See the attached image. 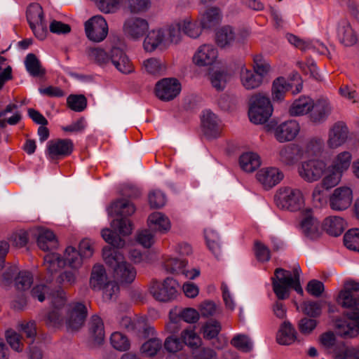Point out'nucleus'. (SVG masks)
<instances>
[{
    "label": "nucleus",
    "mask_w": 359,
    "mask_h": 359,
    "mask_svg": "<svg viewBox=\"0 0 359 359\" xmlns=\"http://www.w3.org/2000/svg\"><path fill=\"white\" fill-rule=\"evenodd\" d=\"M107 211L109 216L113 218L111 222L112 229H103L101 235L113 248L104 247L102 257L106 264L114 269L123 261V254L119 249L125 245V241L120 236L131 233L133 224L130 217L135 212V207L128 199L121 198L112 202Z\"/></svg>",
    "instance_id": "f257e3e1"
},
{
    "label": "nucleus",
    "mask_w": 359,
    "mask_h": 359,
    "mask_svg": "<svg viewBox=\"0 0 359 359\" xmlns=\"http://www.w3.org/2000/svg\"><path fill=\"white\" fill-rule=\"evenodd\" d=\"M31 296L39 302H43L46 298H51L53 309L46 316V323L48 326L60 325L63 320L64 311L67 312L66 325L68 330H78L86 319L88 311L86 305L81 302H72L66 308V299L64 292L59 285L52 283L35 285L31 290Z\"/></svg>",
    "instance_id": "f03ea898"
},
{
    "label": "nucleus",
    "mask_w": 359,
    "mask_h": 359,
    "mask_svg": "<svg viewBox=\"0 0 359 359\" xmlns=\"http://www.w3.org/2000/svg\"><path fill=\"white\" fill-rule=\"evenodd\" d=\"M93 254V250L90 241L83 239L79 243V250L72 246L67 247L64 257L55 252L47 253L43 258L44 266L50 273L56 272L65 266L78 269L81 266L84 259L90 258Z\"/></svg>",
    "instance_id": "7ed1b4c3"
},
{
    "label": "nucleus",
    "mask_w": 359,
    "mask_h": 359,
    "mask_svg": "<svg viewBox=\"0 0 359 359\" xmlns=\"http://www.w3.org/2000/svg\"><path fill=\"white\" fill-rule=\"evenodd\" d=\"M301 269L299 264L294 266L291 271L277 268L271 278L273 291L279 300H284L290 297V289H294L298 294H303L300 285Z\"/></svg>",
    "instance_id": "20e7f679"
},
{
    "label": "nucleus",
    "mask_w": 359,
    "mask_h": 359,
    "mask_svg": "<svg viewBox=\"0 0 359 359\" xmlns=\"http://www.w3.org/2000/svg\"><path fill=\"white\" fill-rule=\"evenodd\" d=\"M89 59L102 66L109 61L122 74H128L133 72L134 67L126 53L119 47L113 46L109 54L99 47L89 48L87 51Z\"/></svg>",
    "instance_id": "39448f33"
},
{
    "label": "nucleus",
    "mask_w": 359,
    "mask_h": 359,
    "mask_svg": "<svg viewBox=\"0 0 359 359\" xmlns=\"http://www.w3.org/2000/svg\"><path fill=\"white\" fill-rule=\"evenodd\" d=\"M248 116L255 124L266 123L273 112L270 99L264 93H258L251 95L248 100Z\"/></svg>",
    "instance_id": "423d86ee"
},
{
    "label": "nucleus",
    "mask_w": 359,
    "mask_h": 359,
    "mask_svg": "<svg viewBox=\"0 0 359 359\" xmlns=\"http://www.w3.org/2000/svg\"><path fill=\"white\" fill-rule=\"evenodd\" d=\"M148 222L150 230L144 229L137 234V241L145 248H150L154 242V236L151 231L165 233L170 228L168 218L159 212L151 214L149 216Z\"/></svg>",
    "instance_id": "0eeeda50"
},
{
    "label": "nucleus",
    "mask_w": 359,
    "mask_h": 359,
    "mask_svg": "<svg viewBox=\"0 0 359 359\" xmlns=\"http://www.w3.org/2000/svg\"><path fill=\"white\" fill-rule=\"evenodd\" d=\"M274 201L278 208L291 212L299 210L304 204L302 191L288 187L279 189L274 196Z\"/></svg>",
    "instance_id": "6e6552de"
},
{
    "label": "nucleus",
    "mask_w": 359,
    "mask_h": 359,
    "mask_svg": "<svg viewBox=\"0 0 359 359\" xmlns=\"http://www.w3.org/2000/svg\"><path fill=\"white\" fill-rule=\"evenodd\" d=\"M201 344V339L194 327H190V329H186L182 332L180 338L168 337L164 342V348L170 353H175L180 351L184 345L195 350L199 348Z\"/></svg>",
    "instance_id": "1a4fd4ad"
},
{
    "label": "nucleus",
    "mask_w": 359,
    "mask_h": 359,
    "mask_svg": "<svg viewBox=\"0 0 359 359\" xmlns=\"http://www.w3.org/2000/svg\"><path fill=\"white\" fill-rule=\"evenodd\" d=\"M3 282L6 285L13 283L17 290L25 291L30 288L34 276L30 271H19L15 266H10L2 273Z\"/></svg>",
    "instance_id": "9d476101"
},
{
    "label": "nucleus",
    "mask_w": 359,
    "mask_h": 359,
    "mask_svg": "<svg viewBox=\"0 0 359 359\" xmlns=\"http://www.w3.org/2000/svg\"><path fill=\"white\" fill-rule=\"evenodd\" d=\"M327 170V164L318 159L302 161L297 168L300 177L309 183L318 181L325 174Z\"/></svg>",
    "instance_id": "9b49d317"
},
{
    "label": "nucleus",
    "mask_w": 359,
    "mask_h": 359,
    "mask_svg": "<svg viewBox=\"0 0 359 359\" xmlns=\"http://www.w3.org/2000/svg\"><path fill=\"white\" fill-rule=\"evenodd\" d=\"M177 282L172 278H166L163 283L154 281L149 288L154 298L162 302L174 300L177 296Z\"/></svg>",
    "instance_id": "f8f14e48"
},
{
    "label": "nucleus",
    "mask_w": 359,
    "mask_h": 359,
    "mask_svg": "<svg viewBox=\"0 0 359 359\" xmlns=\"http://www.w3.org/2000/svg\"><path fill=\"white\" fill-rule=\"evenodd\" d=\"M220 119L210 109H204L201 115L203 135L208 140L218 138L221 135Z\"/></svg>",
    "instance_id": "ddd939ff"
},
{
    "label": "nucleus",
    "mask_w": 359,
    "mask_h": 359,
    "mask_svg": "<svg viewBox=\"0 0 359 359\" xmlns=\"http://www.w3.org/2000/svg\"><path fill=\"white\" fill-rule=\"evenodd\" d=\"M181 90V83L177 79L164 78L156 83L155 93L158 99L168 102L175 99Z\"/></svg>",
    "instance_id": "4468645a"
},
{
    "label": "nucleus",
    "mask_w": 359,
    "mask_h": 359,
    "mask_svg": "<svg viewBox=\"0 0 359 359\" xmlns=\"http://www.w3.org/2000/svg\"><path fill=\"white\" fill-rule=\"evenodd\" d=\"M344 316L349 320L337 319L335 327L339 335L345 338H353L359 333V312L351 311L344 313Z\"/></svg>",
    "instance_id": "2eb2a0df"
},
{
    "label": "nucleus",
    "mask_w": 359,
    "mask_h": 359,
    "mask_svg": "<svg viewBox=\"0 0 359 359\" xmlns=\"http://www.w3.org/2000/svg\"><path fill=\"white\" fill-rule=\"evenodd\" d=\"M85 32L89 40L100 42L108 34V25L102 16H93L85 22Z\"/></svg>",
    "instance_id": "dca6fc26"
},
{
    "label": "nucleus",
    "mask_w": 359,
    "mask_h": 359,
    "mask_svg": "<svg viewBox=\"0 0 359 359\" xmlns=\"http://www.w3.org/2000/svg\"><path fill=\"white\" fill-rule=\"evenodd\" d=\"M349 134L346 124L343 121L334 123L329 129L327 145L330 149H337L346 143Z\"/></svg>",
    "instance_id": "f3484780"
},
{
    "label": "nucleus",
    "mask_w": 359,
    "mask_h": 359,
    "mask_svg": "<svg viewBox=\"0 0 359 359\" xmlns=\"http://www.w3.org/2000/svg\"><path fill=\"white\" fill-rule=\"evenodd\" d=\"M353 201V193L348 187H340L334 189L330 198V205L334 210L341 211L347 209Z\"/></svg>",
    "instance_id": "a211bd4d"
},
{
    "label": "nucleus",
    "mask_w": 359,
    "mask_h": 359,
    "mask_svg": "<svg viewBox=\"0 0 359 359\" xmlns=\"http://www.w3.org/2000/svg\"><path fill=\"white\" fill-rule=\"evenodd\" d=\"M337 37L339 43L346 47L354 46L358 40L356 32L346 19H341L337 22Z\"/></svg>",
    "instance_id": "6ab92c4d"
},
{
    "label": "nucleus",
    "mask_w": 359,
    "mask_h": 359,
    "mask_svg": "<svg viewBox=\"0 0 359 359\" xmlns=\"http://www.w3.org/2000/svg\"><path fill=\"white\" fill-rule=\"evenodd\" d=\"M300 130L299 123L294 120L285 121L273 128V134L279 142L293 140Z\"/></svg>",
    "instance_id": "aec40b11"
},
{
    "label": "nucleus",
    "mask_w": 359,
    "mask_h": 359,
    "mask_svg": "<svg viewBox=\"0 0 359 359\" xmlns=\"http://www.w3.org/2000/svg\"><path fill=\"white\" fill-rule=\"evenodd\" d=\"M149 29L147 21L138 17L128 18L123 25L125 34L133 39H138L142 37Z\"/></svg>",
    "instance_id": "412c9836"
},
{
    "label": "nucleus",
    "mask_w": 359,
    "mask_h": 359,
    "mask_svg": "<svg viewBox=\"0 0 359 359\" xmlns=\"http://www.w3.org/2000/svg\"><path fill=\"white\" fill-rule=\"evenodd\" d=\"M74 149V143L70 139H57L47 143V152L51 158L69 156Z\"/></svg>",
    "instance_id": "4be33fe9"
},
{
    "label": "nucleus",
    "mask_w": 359,
    "mask_h": 359,
    "mask_svg": "<svg viewBox=\"0 0 359 359\" xmlns=\"http://www.w3.org/2000/svg\"><path fill=\"white\" fill-rule=\"evenodd\" d=\"M218 57L217 49L211 44L201 46L194 54V62L200 67L212 65Z\"/></svg>",
    "instance_id": "5701e85b"
},
{
    "label": "nucleus",
    "mask_w": 359,
    "mask_h": 359,
    "mask_svg": "<svg viewBox=\"0 0 359 359\" xmlns=\"http://www.w3.org/2000/svg\"><path fill=\"white\" fill-rule=\"evenodd\" d=\"M256 177L263 187L268 189L278 184L283 179V174L276 168H264L257 172Z\"/></svg>",
    "instance_id": "b1692460"
},
{
    "label": "nucleus",
    "mask_w": 359,
    "mask_h": 359,
    "mask_svg": "<svg viewBox=\"0 0 359 359\" xmlns=\"http://www.w3.org/2000/svg\"><path fill=\"white\" fill-rule=\"evenodd\" d=\"M222 20L221 9L217 6H208L200 12L199 21L204 29L217 27Z\"/></svg>",
    "instance_id": "393cba45"
},
{
    "label": "nucleus",
    "mask_w": 359,
    "mask_h": 359,
    "mask_svg": "<svg viewBox=\"0 0 359 359\" xmlns=\"http://www.w3.org/2000/svg\"><path fill=\"white\" fill-rule=\"evenodd\" d=\"M332 111L330 103L325 100H318L313 102V107L309 115L310 121L316 124H320L326 121Z\"/></svg>",
    "instance_id": "a878e982"
},
{
    "label": "nucleus",
    "mask_w": 359,
    "mask_h": 359,
    "mask_svg": "<svg viewBox=\"0 0 359 359\" xmlns=\"http://www.w3.org/2000/svg\"><path fill=\"white\" fill-rule=\"evenodd\" d=\"M300 229L304 236L311 240L318 238L322 233L319 222L311 214H308L302 219Z\"/></svg>",
    "instance_id": "bb28decb"
},
{
    "label": "nucleus",
    "mask_w": 359,
    "mask_h": 359,
    "mask_svg": "<svg viewBox=\"0 0 359 359\" xmlns=\"http://www.w3.org/2000/svg\"><path fill=\"white\" fill-rule=\"evenodd\" d=\"M114 271L116 279L121 284L126 285L132 283L137 275L136 269L124 260L115 267Z\"/></svg>",
    "instance_id": "cd10ccee"
},
{
    "label": "nucleus",
    "mask_w": 359,
    "mask_h": 359,
    "mask_svg": "<svg viewBox=\"0 0 359 359\" xmlns=\"http://www.w3.org/2000/svg\"><path fill=\"white\" fill-rule=\"evenodd\" d=\"M294 83H289L285 77L279 76L273 80L271 88L272 100L280 102L285 98V94L290 90H294Z\"/></svg>",
    "instance_id": "c85d7f7f"
},
{
    "label": "nucleus",
    "mask_w": 359,
    "mask_h": 359,
    "mask_svg": "<svg viewBox=\"0 0 359 359\" xmlns=\"http://www.w3.org/2000/svg\"><path fill=\"white\" fill-rule=\"evenodd\" d=\"M346 222L342 217L330 216L326 217L323 224V229L332 236H340L345 229Z\"/></svg>",
    "instance_id": "c756f323"
},
{
    "label": "nucleus",
    "mask_w": 359,
    "mask_h": 359,
    "mask_svg": "<svg viewBox=\"0 0 359 359\" xmlns=\"http://www.w3.org/2000/svg\"><path fill=\"white\" fill-rule=\"evenodd\" d=\"M105 268L102 264H95L92 269L90 285L94 290H101L108 281Z\"/></svg>",
    "instance_id": "7c9ffc66"
},
{
    "label": "nucleus",
    "mask_w": 359,
    "mask_h": 359,
    "mask_svg": "<svg viewBox=\"0 0 359 359\" xmlns=\"http://www.w3.org/2000/svg\"><path fill=\"white\" fill-rule=\"evenodd\" d=\"M299 151V147L295 144L284 145L279 149V160L287 165H293L300 158Z\"/></svg>",
    "instance_id": "2f4dec72"
},
{
    "label": "nucleus",
    "mask_w": 359,
    "mask_h": 359,
    "mask_svg": "<svg viewBox=\"0 0 359 359\" xmlns=\"http://www.w3.org/2000/svg\"><path fill=\"white\" fill-rule=\"evenodd\" d=\"M165 37V31L162 29L149 32L143 43L144 50L147 52L154 51L163 42Z\"/></svg>",
    "instance_id": "473e14b6"
},
{
    "label": "nucleus",
    "mask_w": 359,
    "mask_h": 359,
    "mask_svg": "<svg viewBox=\"0 0 359 359\" xmlns=\"http://www.w3.org/2000/svg\"><path fill=\"white\" fill-rule=\"evenodd\" d=\"M313 101L309 97L302 96L291 105L289 112L291 116H302L311 111Z\"/></svg>",
    "instance_id": "72a5a7b5"
},
{
    "label": "nucleus",
    "mask_w": 359,
    "mask_h": 359,
    "mask_svg": "<svg viewBox=\"0 0 359 359\" xmlns=\"http://www.w3.org/2000/svg\"><path fill=\"white\" fill-rule=\"evenodd\" d=\"M239 163L245 172H252L260 166L261 158L257 153L246 152L240 156Z\"/></svg>",
    "instance_id": "f704fd0d"
},
{
    "label": "nucleus",
    "mask_w": 359,
    "mask_h": 359,
    "mask_svg": "<svg viewBox=\"0 0 359 359\" xmlns=\"http://www.w3.org/2000/svg\"><path fill=\"white\" fill-rule=\"evenodd\" d=\"M26 71L32 77H42L46 74V69L41 67V62L34 53H28L25 59Z\"/></svg>",
    "instance_id": "c9c22d12"
},
{
    "label": "nucleus",
    "mask_w": 359,
    "mask_h": 359,
    "mask_svg": "<svg viewBox=\"0 0 359 359\" xmlns=\"http://www.w3.org/2000/svg\"><path fill=\"white\" fill-rule=\"evenodd\" d=\"M204 235L207 246L210 251H211L217 259H222V250L221 245L219 243L218 233L212 229H205Z\"/></svg>",
    "instance_id": "e433bc0d"
},
{
    "label": "nucleus",
    "mask_w": 359,
    "mask_h": 359,
    "mask_svg": "<svg viewBox=\"0 0 359 359\" xmlns=\"http://www.w3.org/2000/svg\"><path fill=\"white\" fill-rule=\"evenodd\" d=\"M37 245L43 251H48L56 248L57 241L54 233L49 229L41 230L37 237Z\"/></svg>",
    "instance_id": "4c0bfd02"
},
{
    "label": "nucleus",
    "mask_w": 359,
    "mask_h": 359,
    "mask_svg": "<svg viewBox=\"0 0 359 359\" xmlns=\"http://www.w3.org/2000/svg\"><path fill=\"white\" fill-rule=\"evenodd\" d=\"M178 31L183 32L188 36L196 39L198 37L203 29L201 23L197 21L193 22L190 18H185L177 24Z\"/></svg>",
    "instance_id": "58836bf2"
},
{
    "label": "nucleus",
    "mask_w": 359,
    "mask_h": 359,
    "mask_svg": "<svg viewBox=\"0 0 359 359\" xmlns=\"http://www.w3.org/2000/svg\"><path fill=\"white\" fill-rule=\"evenodd\" d=\"M296 330L289 322L285 321L277 334L276 340L281 345H290L296 339Z\"/></svg>",
    "instance_id": "ea45409f"
},
{
    "label": "nucleus",
    "mask_w": 359,
    "mask_h": 359,
    "mask_svg": "<svg viewBox=\"0 0 359 359\" xmlns=\"http://www.w3.org/2000/svg\"><path fill=\"white\" fill-rule=\"evenodd\" d=\"M241 81L245 89L253 90L261 86L263 78L255 72L245 69L241 72Z\"/></svg>",
    "instance_id": "a19ab883"
},
{
    "label": "nucleus",
    "mask_w": 359,
    "mask_h": 359,
    "mask_svg": "<svg viewBox=\"0 0 359 359\" xmlns=\"http://www.w3.org/2000/svg\"><path fill=\"white\" fill-rule=\"evenodd\" d=\"M26 17L30 27L46 22L43 9L39 4H31L28 6Z\"/></svg>",
    "instance_id": "79ce46f5"
},
{
    "label": "nucleus",
    "mask_w": 359,
    "mask_h": 359,
    "mask_svg": "<svg viewBox=\"0 0 359 359\" xmlns=\"http://www.w3.org/2000/svg\"><path fill=\"white\" fill-rule=\"evenodd\" d=\"M121 326H124L128 330H138L140 337L146 339L154 334V328L147 325L134 324L128 317H124L121 322Z\"/></svg>",
    "instance_id": "37998d69"
},
{
    "label": "nucleus",
    "mask_w": 359,
    "mask_h": 359,
    "mask_svg": "<svg viewBox=\"0 0 359 359\" xmlns=\"http://www.w3.org/2000/svg\"><path fill=\"white\" fill-rule=\"evenodd\" d=\"M90 333L94 341L100 344L104 339V324L101 318L97 315L92 316L90 322Z\"/></svg>",
    "instance_id": "c03bdc74"
},
{
    "label": "nucleus",
    "mask_w": 359,
    "mask_h": 359,
    "mask_svg": "<svg viewBox=\"0 0 359 359\" xmlns=\"http://www.w3.org/2000/svg\"><path fill=\"white\" fill-rule=\"evenodd\" d=\"M351 160L352 156L350 152L342 151L334 158L330 167L343 174L350 167Z\"/></svg>",
    "instance_id": "a18cd8bd"
},
{
    "label": "nucleus",
    "mask_w": 359,
    "mask_h": 359,
    "mask_svg": "<svg viewBox=\"0 0 359 359\" xmlns=\"http://www.w3.org/2000/svg\"><path fill=\"white\" fill-rule=\"evenodd\" d=\"M334 359H359V349L341 343L334 349Z\"/></svg>",
    "instance_id": "49530a36"
},
{
    "label": "nucleus",
    "mask_w": 359,
    "mask_h": 359,
    "mask_svg": "<svg viewBox=\"0 0 359 359\" xmlns=\"http://www.w3.org/2000/svg\"><path fill=\"white\" fill-rule=\"evenodd\" d=\"M324 177L322 180L321 185L326 189H331L337 186L341 181L342 173L333 170L331 167H327V170Z\"/></svg>",
    "instance_id": "de8ad7c7"
},
{
    "label": "nucleus",
    "mask_w": 359,
    "mask_h": 359,
    "mask_svg": "<svg viewBox=\"0 0 359 359\" xmlns=\"http://www.w3.org/2000/svg\"><path fill=\"white\" fill-rule=\"evenodd\" d=\"M187 262L184 259L177 257H168L164 261L163 266L166 271L170 273H182Z\"/></svg>",
    "instance_id": "09e8293b"
},
{
    "label": "nucleus",
    "mask_w": 359,
    "mask_h": 359,
    "mask_svg": "<svg viewBox=\"0 0 359 359\" xmlns=\"http://www.w3.org/2000/svg\"><path fill=\"white\" fill-rule=\"evenodd\" d=\"M67 104L72 110L81 112L86 108L87 99L83 95L72 94L67 98Z\"/></svg>",
    "instance_id": "8fccbe9b"
},
{
    "label": "nucleus",
    "mask_w": 359,
    "mask_h": 359,
    "mask_svg": "<svg viewBox=\"0 0 359 359\" xmlns=\"http://www.w3.org/2000/svg\"><path fill=\"white\" fill-rule=\"evenodd\" d=\"M220 324L215 320H209L202 326L203 337L205 339H217L220 331Z\"/></svg>",
    "instance_id": "3c124183"
},
{
    "label": "nucleus",
    "mask_w": 359,
    "mask_h": 359,
    "mask_svg": "<svg viewBox=\"0 0 359 359\" xmlns=\"http://www.w3.org/2000/svg\"><path fill=\"white\" fill-rule=\"evenodd\" d=\"M344 245L349 250L359 252V229H350L344 236Z\"/></svg>",
    "instance_id": "603ef678"
},
{
    "label": "nucleus",
    "mask_w": 359,
    "mask_h": 359,
    "mask_svg": "<svg viewBox=\"0 0 359 359\" xmlns=\"http://www.w3.org/2000/svg\"><path fill=\"white\" fill-rule=\"evenodd\" d=\"M323 147L324 140L319 137H314L306 142L304 150L309 156H317L321 153Z\"/></svg>",
    "instance_id": "864d4df0"
},
{
    "label": "nucleus",
    "mask_w": 359,
    "mask_h": 359,
    "mask_svg": "<svg viewBox=\"0 0 359 359\" xmlns=\"http://www.w3.org/2000/svg\"><path fill=\"white\" fill-rule=\"evenodd\" d=\"M161 347L162 341L156 337H151L142 345L141 351L146 355L152 357L156 355Z\"/></svg>",
    "instance_id": "5fc2aeb1"
},
{
    "label": "nucleus",
    "mask_w": 359,
    "mask_h": 359,
    "mask_svg": "<svg viewBox=\"0 0 359 359\" xmlns=\"http://www.w3.org/2000/svg\"><path fill=\"white\" fill-rule=\"evenodd\" d=\"M253 62L255 72L262 78L271 71V65L262 55H255L253 56Z\"/></svg>",
    "instance_id": "6e6d98bb"
},
{
    "label": "nucleus",
    "mask_w": 359,
    "mask_h": 359,
    "mask_svg": "<svg viewBox=\"0 0 359 359\" xmlns=\"http://www.w3.org/2000/svg\"><path fill=\"white\" fill-rule=\"evenodd\" d=\"M231 344L236 348L245 353L252 351L253 347L252 342L249 337L243 334L233 337L231 340Z\"/></svg>",
    "instance_id": "4d7b16f0"
},
{
    "label": "nucleus",
    "mask_w": 359,
    "mask_h": 359,
    "mask_svg": "<svg viewBox=\"0 0 359 359\" xmlns=\"http://www.w3.org/2000/svg\"><path fill=\"white\" fill-rule=\"evenodd\" d=\"M110 341L112 346L118 351H124L130 348V341L127 337L119 332L111 334Z\"/></svg>",
    "instance_id": "13d9d810"
},
{
    "label": "nucleus",
    "mask_w": 359,
    "mask_h": 359,
    "mask_svg": "<svg viewBox=\"0 0 359 359\" xmlns=\"http://www.w3.org/2000/svg\"><path fill=\"white\" fill-rule=\"evenodd\" d=\"M120 3L124 4L132 13H138L147 9L149 0H119Z\"/></svg>",
    "instance_id": "bf43d9fd"
},
{
    "label": "nucleus",
    "mask_w": 359,
    "mask_h": 359,
    "mask_svg": "<svg viewBox=\"0 0 359 359\" xmlns=\"http://www.w3.org/2000/svg\"><path fill=\"white\" fill-rule=\"evenodd\" d=\"M357 297L353 293H350L347 290H341L337 297V302L344 308L355 309Z\"/></svg>",
    "instance_id": "052dcab7"
},
{
    "label": "nucleus",
    "mask_w": 359,
    "mask_h": 359,
    "mask_svg": "<svg viewBox=\"0 0 359 359\" xmlns=\"http://www.w3.org/2000/svg\"><path fill=\"white\" fill-rule=\"evenodd\" d=\"M255 254L259 262H266L271 258L270 250L259 241L255 242Z\"/></svg>",
    "instance_id": "680f3d73"
},
{
    "label": "nucleus",
    "mask_w": 359,
    "mask_h": 359,
    "mask_svg": "<svg viewBox=\"0 0 359 359\" xmlns=\"http://www.w3.org/2000/svg\"><path fill=\"white\" fill-rule=\"evenodd\" d=\"M149 203L152 208H160L165 203V196L159 190L151 191L148 196Z\"/></svg>",
    "instance_id": "e2e57ef3"
},
{
    "label": "nucleus",
    "mask_w": 359,
    "mask_h": 359,
    "mask_svg": "<svg viewBox=\"0 0 359 359\" xmlns=\"http://www.w3.org/2000/svg\"><path fill=\"white\" fill-rule=\"evenodd\" d=\"M302 310L306 315L316 318L321 314L322 306L320 302H306L302 304Z\"/></svg>",
    "instance_id": "0e129e2a"
},
{
    "label": "nucleus",
    "mask_w": 359,
    "mask_h": 359,
    "mask_svg": "<svg viewBox=\"0 0 359 359\" xmlns=\"http://www.w3.org/2000/svg\"><path fill=\"white\" fill-rule=\"evenodd\" d=\"M178 316L180 319L188 323H195L199 319L198 312L193 308H186L181 310Z\"/></svg>",
    "instance_id": "69168bd1"
},
{
    "label": "nucleus",
    "mask_w": 359,
    "mask_h": 359,
    "mask_svg": "<svg viewBox=\"0 0 359 359\" xmlns=\"http://www.w3.org/2000/svg\"><path fill=\"white\" fill-rule=\"evenodd\" d=\"M119 0H96L98 8L103 13H114L117 8Z\"/></svg>",
    "instance_id": "338daca9"
},
{
    "label": "nucleus",
    "mask_w": 359,
    "mask_h": 359,
    "mask_svg": "<svg viewBox=\"0 0 359 359\" xmlns=\"http://www.w3.org/2000/svg\"><path fill=\"white\" fill-rule=\"evenodd\" d=\"M306 290L312 296L318 297L324 291V285L321 281L313 279L308 283Z\"/></svg>",
    "instance_id": "774afa93"
}]
</instances>
